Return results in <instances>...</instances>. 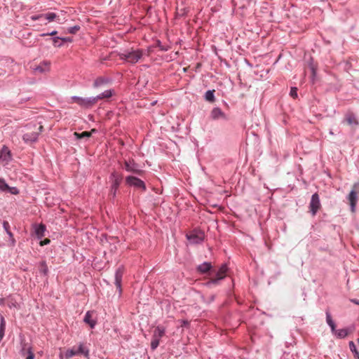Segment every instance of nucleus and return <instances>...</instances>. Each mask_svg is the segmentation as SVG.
<instances>
[{
    "label": "nucleus",
    "instance_id": "18",
    "mask_svg": "<svg viewBox=\"0 0 359 359\" xmlns=\"http://www.w3.org/2000/svg\"><path fill=\"white\" fill-rule=\"evenodd\" d=\"M165 329L163 327L158 326L154 330L153 337L160 339L165 334Z\"/></svg>",
    "mask_w": 359,
    "mask_h": 359
},
{
    "label": "nucleus",
    "instance_id": "33",
    "mask_svg": "<svg viewBox=\"0 0 359 359\" xmlns=\"http://www.w3.org/2000/svg\"><path fill=\"white\" fill-rule=\"evenodd\" d=\"M61 39L62 38H60V37H55L53 39V44L55 46H62V43H59L60 41H61Z\"/></svg>",
    "mask_w": 359,
    "mask_h": 359
},
{
    "label": "nucleus",
    "instance_id": "11",
    "mask_svg": "<svg viewBox=\"0 0 359 359\" xmlns=\"http://www.w3.org/2000/svg\"><path fill=\"white\" fill-rule=\"evenodd\" d=\"M344 122L351 126L353 129H355L359 125L357 117L352 112H348L346 114Z\"/></svg>",
    "mask_w": 359,
    "mask_h": 359
},
{
    "label": "nucleus",
    "instance_id": "32",
    "mask_svg": "<svg viewBox=\"0 0 359 359\" xmlns=\"http://www.w3.org/2000/svg\"><path fill=\"white\" fill-rule=\"evenodd\" d=\"M290 95L293 98H296L297 97V88H292L291 90H290Z\"/></svg>",
    "mask_w": 359,
    "mask_h": 359
},
{
    "label": "nucleus",
    "instance_id": "24",
    "mask_svg": "<svg viewBox=\"0 0 359 359\" xmlns=\"http://www.w3.org/2000/svg\"><path fill=\"white\" fill-rule=\"evenodd\" d=\"M349 348H350V350L354 353V356L357 358V359H359V353L358 351H357L356 349V346L355 345V344L353 342V341H350L349 342Z\"/></svg>",
    "mask_w": 359,
    "mask_h": 359
},
{
    "label": "nucleus",
    "instance_id": "21",
    "mask_svg": "<svg viewBox=\"0 0 359 359\" xmlns=\"http://www.w3.org/2000/svg\"><path fill=\"white\" fill-rule=\"evenodd\" d=\"M109 80L102 77L97 79L94 83V86L98 88L102 85L108 83Z\"/></svg>",
    "mask_w": 359,
    "mask_h": 359
},
{
    "label": "nucleus",
    "instance_id": "7",
    "mask_svg": "<svg viewBox=\"0 0 359 359\" xmlns=\"http://www.w3.org/2000/svg\"><path fill=\"white\" fill-rule=\"evenodd\" d=\"M76 355H83L85 357H88V350L86 346L83 344H79L74 346L71 350L67 351V355L68 357H72Z\"/></svg>",
    "mask_w": 359,
    "mask_h": 359
},
{
    "label": "nucleus",
    "instance_id": "40",
    "mask_svg": "<svg viewBox=\"0 0 359 359\" xmlns=\"http://www.w3.org/2000/svg\"><path fill=\"white\" fill-rule=\"evenodd\" d=\"M57 34V32L56 31H53L50 33H48V34H41V36H54Z\"/></svg>",
    "mask_w": 359,
    "mask_h": 359
},
{
    "label": "nucleus",
    "instance_id": "13",
    "mask_svg": "<svg viewBox=\"0 0 359 359\" xmlns=\"http://www.w3.org/2000/svg\"><path fill=\"white\" fill-rule=\"evenodd\" d=\"M354 331V327H348L340 329L339 330H336L332 332L334 334L340 339L345 338L349 333H351Z\"/></svg>",
    "mask_w": 359,
    "mask_h": 359
},
{
    "label": "nucleus",
    "instance_id": "30",
    "mask_svg": "<svg viewBox=\"0 0 359 359\" xmlns=\"http://www.w3.org/2000/svg\"><path fill=\"white\" fill-rule=\"evenodd\" d=\"M159 341L160 339H156L154 337L152 338L151 342V347L153 350L156 349L158 346L159 345Z\"/></svg>",
    "mask_w": 359,
    "mask_h": 359
},
{
    "label": "nucleus",
    "instance_id": "8",
    "mask_svg": "<svg viewBox=\"0 0 359 359\" xmlns=\"http://www.w3.org/2000/svg\"><path fill=\"white\" fill-rule=\"evenodd\" d=\"M35 74H44L48 72L50 69V62L44 60L39 65H34L32 67Z\"/></svg>",
    "mask_w": 359,
    "mask_h": 359
},
{
    "label": "nucleus",
    "instance_id": "34",
    "mask_svg": "<svg viewBox=\"0 0 359 359\" xmlns=\"http://www.w3.org/2000/svg\"><path fill=\"white\" fill-rule=\"evenodd\" d=\"M6 191H8L12 194H18V191L15 187H9V189H7Z\"/></svg>",
    "mask_w": 359,
    "mask_h": 359
},
{
    "label": "nucleus",
    "instance_id": "37",
    "mask_svg": "<svg viewBox=\"0 0 359 359\" xmlns=\"http://www.w3.org/2000/svg\"><path fill=\"white\" fill-rule=\"evenodd\" d=\"M79 27L75 26L69 29V32L72 34L76 33L79 30Z\"/></svg>",
    "mask_w": 359,
    "mask_h": 359
},
{
    "label": "nucleus",
    "instance_id": "4",
    "mask_svg": "<svg viewBox=\"0 0 359 359\" xmlns=\"http://www.w3.org/2000/svg\"><path fill=\"white\" fill-rule=\"evenodd\" d=\"M31 19L32 20H36L40 19H45L48 22L57 21L59 23H62L65 20V18L60 19V15H56L55 13H48L45 14H41L38 15H32L31 16Z\"/></svg>",
    "mask_w": 359,
    "mask_h": 359
},
{
    "label": "nucleus",
    "instance_id": "27",
    "mask_svg": "<svg viewBox=\"0 0 359 359\" xmlns=\"http://www.w3.org/2000/svg\"><path fill=\"white\" fill-rule=\"evenodd\" d=\"M39 271L41 273H43L44 275L48 273V269L46 262H42L40 264Z\"/></svg>",
    "mask_w": 359,
    "mask_h": 359
},
{
    "label": "nucleus",
    "instance_id": "12",
    "mask_svg": "<svg viewBox=\"0 0 359 359\" xmlns=\"http://www.w3.org/2000/svg\"><path fill=\"white\" fill-rule=\"evenodd\" d=\"M21 353L22 355L26 356V359L34 358V354L32 350V347L27 344H23Z\"/></svg>",
    "mask_w": 359,
    "mask_h": 359
},
{
    "label": "nucleus",
    "instance_id": "45",
    "mask_svg": "<svg viewBox=\"0 0 359 359\" xmlns=\"http://www.w3.org/2000/svg\"><path fill=\"white\" fill-rule=\"evenodd\" d=\"M90 326H91V328H93V326H94V323L93 322V320H91Z\"/></svg>",
    "mask_w": 359,
    "mask_h": 359
},
{
    "label": "nucleus",
    "instance_id": "25",
    "mask_svg": "<svg viewBox=\"0 0 359 359\" xmlns=\"http://www.w3.org/2000/svg\"><path fill=\"white\" fill-rule=\"evenodd\" d=\"M205 99L209 102H213L215 100L214 90H208L205 93Z\"/></svg>",
    "mask_w": 359,
    "mask_h": 359
},
{
    "label": "nucleus",
    "instance_id": "28",
    "mask_svg": "<svg viewBox=\"0 0 359 359\" xmlns=\"http://www.w3.org/2000/svg\"><path fill=\"white\" fill-rule=\"evenodd\" d=\"M72 100L73 102H76L81 106L88 104L87 102H86L83 100L79 97H72Z\"/></svg>",
    "mask_w": 359,
    "mask_h": 359
},
{
    "label": "nucleus",
    "instance_id": "41",
    "mask_svg": "<svg viewBox=\"0 0 359 359\" xmlns=\"http://www.w3.org/2000/svg\"><path fill=\"white\" fill-rule=\"evenodd\" d=\"M56 15H60V19H62V18H65V20H66V18H65V13L62 11H61L59 13H56Z\"/></svg>",
    "mask_w": 359,
    "mask_h": 359
},
{
    "label": "nucleus",
    "instance_id": "3",
    "mask_svg": "<svg viewBox=\"0 0 359 359\" xmlns=\"http://www.w3.org/2000/svg\"><path fill=\"white\" fill-rule=\"evenodd\" d=\"M359 192V182L353 184L352 189L349 193L347 199L351 206V210L352 212H355V206L357 204V193Z\"/></svg>",
    "mask_w": 359,
    "mask_h": 359
},
{
    "label": "nucleus",
    "instance_id": "2",
    "mask_svg": "<svg viewBox=\"0 0 359 359\" xmlns=\"http://www.w3.org/2000/svg\"><path fill=\"white\" fill-rule=\"evenodd\" d=\"M142 51L140 49L126 50L118 54L121 60H126L131 64L137 62L142 57Z\"/></svg>",
    "mask_w": 359,
    "mask_h": 359
},
{
    "label": "nucleus",
    "instance_id": "19",
    "mask_svg": "<svg viewBox=\"0 0 359 359\" xmlns=\"http://www.w3.org/2000/svg\"><path fill=\"white\" fill-rule=\"evenodd\" d=\"M46 226L43 224H39L35 228V233L39 238H41L44 236Z\"/></svg>",
    "mask_w": 359,
    "mask_h": 359
},
{
    "label": "nucleus",
    "instance_id": "5",
    "mask_svg": "<svg viewBox=\"0 0 359 359\" xmlns=\"http://www.w3.org/2000/svg\"><path fill=\"white\" fill-rule=\"evenodd\" d=\"M227 267L226 265H222L219 269L215 273V276L210 278V280L207 283V285H217L219 280H222L226 276Z\"/></svg>",
    "mask_w": 359,
    "mask_h": 359
},
{
    "label": "nucleus",
    "instance_id": "48",
    "mask_svg": "<svg viewBox=\"0 0 359 359\" xmlns=\"http://www.w3.org/2000/svg\"><path fill=\"white\" fill-rule=\"evenodd\" d=\"M13 142H19V140H18V139H17V140H13Z\"/></svg>",
    "mask_w": 359,
    "mask_h": 359
},
{
    "label": "nucleus",
    "instance_id": "22",
    "mask_svg": "<svg viewBox=\"0 0 359 359\" xmlns=\"http://www.w3.org/2000/svg\"><path fill=\"white\" fill-rule=\"evenodd\" d=\"M326 320H327V324L331 327L332 332H334L336 326H335V324L333 322L332 317L329 312L326 313Z\"/></svg>",
    "mask_w": 359,
    "mask_h": 359
},
{
    "label": "nucleus",
    "instance_id": "39",
    "mask_svg": "<svg viewBox=\"0 0 359 359\" xmlns=\"http://www.w3.org/2000/svg\"><path fill=\"white\" fill-rule=\"evenodd\" d=\"M5 333V328H1L0 327V341L3 339Z\"/></svg>",
    "mask_w": 359,
    "mask_h": 359
},
{
    "label": "nucleus",
    "instance_id": "43",
    "mask_svg": "<svg viewBox=\"0 0 359 359\" xmlns=\"http://www.w3.org/2000/svg\"><path fill=\"white\" fill-rule=\"evenodd\" d=\"M351 302L357 304V305H359V300L358 299H351Z\"/></svg>",
    "mask_w": 359,
    "mask_h": 359
},
{
    "label": "nucleus",
    "instance_id": "47",
    "mask_svg": "<svg viewBox=\"0 0 359 359\" xmlns=\"http://www.w3.org/2000/svg\"><path fill=\"white\" fill-rule=\"evenodd\" d=\"M189 323L187 321H183V325H187Z\"/></svg>",
    "mask_w": 359,
    "mask_h": 359
},
{
    "label": "nucleus",
    "instance_id": "26",
    "mask_svg": "<svg viewBox=\"0 0 359 359\" xmlns=\"http://www.w3.org/2000/svg\"><path fill=\"white\" fill-rule=\"evenodd\" d=\"M9 189V186L6 184L4 179L0 178V190L6 191Z\"/></svg>",
    "mask_w": 359,
    "mask_h": 359
},
{
    "label": "nucleus",
    "instance_id": "49",
    "mask_svg": "<svg viewBox=\"0 0 359 359\" xmlns=\"http://www.w3.org/2000/svg\"><path fill=\"white\" fill-rule=\"evenodd\" d=\"M358 343H359V339H358Z\"/></svg>",
    "mask_w": 359,
    "mask_h": 359
},
{
    "label": "nucleus",
    "instance_id": "36",
    "mask_svg": "<svg viewBox=\"0 0 359 359\" xmlns=\"http://www.w3.org/2000/svg\"><path fill=\"white\" fill-rule=\"evenodd\" d=\"M0 320H1L0 327L6 329V321H5L4 318L3 316H1Z\"/></svg>",
    "mask_w": 359,
    "mask_h": 359
},
{
    "label": "nucleus",
    "instance_id": "6",
    "mask_svg": "<svg viewBox=\"0 0 359 359\" xmlns=\"http://www.w3.org/2000/svg\"><path fill=\"white\" fill-rule=\"evenodd\" d=\"M112 183L111 186V190L109 192V196L114 198L116 195V192L118 189L119 185L122 181V176L116 172H114L111 175Z\"/></svg>",
    "mask_w": 359,
    "mask_h": 359
},
{
    "label": "nucleus",
    "instance_id": "14",
    "mask_svg": "<svg viewBox=\"0 0 359 359\" xmlns=\"http://www.w3.org/2000/svg\"><path fill=\"white\" fill-rule=\"evenodd\" d=\"M114 94V90L111 89L105 90L104 92L98 94L93 100V102H97L98 100L108 99Z\"/></svg>",
    "mask_w": 359,
    "mask_h": 359
},
{
    "label": "nucleus",
    "instance_id": "46",
    "mask_svg": "<svg viewBox=\"0 0 359 359\" xmlns=\"http://www.w3.org/2000/svg\"><path fill=\"white\" fill-rule=\"evenodd\" d=\"M94 132H95V129H91V130H90L91 135H92Z\"/></svg>",
    "mask_w": 359,
    "mask_h": 359
},
{
    "label": "nucleus",
    "instance_id": "9",
    "mask_svg": "<svg viewBox=\"0 0 359 359\" xmlns=\"http://www.w3.org/2000/svg\"><path fill=\"white\" fill-rule=\"evenodd\" d=\"M126 182L128 185L133 186L137 189H142V191L146 189L144 182L135 177L128 176L126 177Z\"/></svg>",
    "mask_w": 359,
    "mask_h": 359
},
{
    "label": "nucleus",
    "instance_id": "44",
    "mask_svg": "<svg viewBox=\"0 0 359 359\" xmlns=\"http://www.w3.org/2000/svg\"><path fill=\"white\" fill-rule=\"evenodd\" d=\"M2 153H6L8 155H10V151L6 148L3 149L1 151Z\"/></svg>",
    "mask_w": 359,
    "mask_h": 359
},
{
    "label": "nucleus",
    "instance_id": "17",
    "mask_svg": "<svg viewBox=\"0 0 359 359\" xmlns=\"http://www.w3.org/2000/svg\"><path fill=\"white\" fill-rule=\"evenodd\" d=\"M212 268V265L210 262H204L197 267L198 271H199L201 273H205L210 271Z\"/></svg>",
    "mask_w": 359,
    "mask_h": 359
},
{
    "label": "nucleus",
    "instance_id": "38",
    "mask_svg": "<svg viewBox=\"0 0 359 359\" xmlns=\"http://www.w3.org/2000/svg\"><path fill=\"white\" fill-rule=\"evenodd\" d=\"M49 243H50V240L48 238H46L43 241H41L40 242V245L43 246V245L48 244Z\"/></svg>",
    "mask_w": 359,
    "mask_h": 359
},
{
    "label": "nucleus",
    "instance_id": "10",
    "mask_svg": "<svg viewBox=\"0 0 359 359\" xmlns=\"http://www.w3.org/2000/svg\"><path fill=\"white\" fill-rule=\"evenodd\" d=\"M321 205L320 202L319 196L317 193L312 195L311 200L309 204V208L313 215H315L318 210L320 208Z\"/></svg>",
    "mask_w": 359,
    "mask_h": 359
},
{
    "label": "nucleus",
    "instance_id": "29",
    "mask_svg": "<svg viewBox=\"0 0 359 359\" xmlns=\"http://www.w3.org/2000/svg\"><path fill=\"white\" fill-rule=\"evenodd\" d=\"M74 135L77 137V138L80 139L83 137H90V132L89 131H84L81 133H79L77 132L74 133Z\"/></svg>",
    "mask_w": 359,
    "mask_h": 359
},
{
    "label": "nucleus",
    "instance_id": "15",
    "mask_svg": "<svg viewBox=\"0 0 359 359\" xmlns=\"http://www.w3.org/2000/svg\"><path fill=\"white\" fill-rule=\"evenodd\" d=\"M210 116L215 120L226 118L225 114L218 107H215L211 111Z\"/></svg>",
    "mask_w": 359,
    "mask_h": 359
},
{
    "label": "nucleus",
    "instance_id": "20",
    "mask_svg": "<svg viewBox=\"0 0 359 359\" xmlns=\"http://www.w3.org/2000/svg\"><path fill=\"white\" fill-rule=\"evenodd\" d=\"M124 168L128 172H133L138 173V174H140L141 172V171L140 170L135 169L134 168V166L131 165L130 164V163H128V161H125Z\"/></svg>",
    "mask_w": 359,
    "mask_h": 359
},
{
    "label": "nucleus",
    "instance_id": "16",
    "mask_svg": "<svg viewBox=\"0 0 359 359\" xmlns=\"http://www.w3.org/2000/svg\"><path fill=\"white\" fill-rule=\"evenodd\" d=\"M123 276V270L121 269H118L115 274V284L116 285L117 289L121 291V280Z\"/></svg>",
    "mask_w": 359,
    "mask_h": 359
},
{
    "label": "nucleus",
    "instance_id": "1",
    "mask_svg": "<svg viewBox=\"0 0 359 359\" xmlns=\"http://www.w3.org/2000/svg\"><path fill=\"white\" fill-rule=\"evenodd\" d=\"M43 126H37L35 123L27 124L24 129L19 130L25 143L31 144L38 140L39 134L43 130Z\"/></svg>",
    "mask_w": 359,
    "mask_h": 359
},
{
    "label": "nucleus",
    "instance_id": "31",
    "mask_svg": "<svg viewBox=\"0 0 359 359\" xmlns=\"http://www.w3.org/2000/svg\"><path fill=\"white\" fill-rule=\"evenodd\" d=\"M3 226H4V229L6 230V231L7 232V233L9 235V236L11 238H13V233L9 231L10 226H9L8 222L6 221H4L3 223Z\"/></svg>",
    "mask_w": 359,
    "mask_h": 359
},
{
    "label": "nucleus",
    "instance_id": "23",
    "mask_svg": "<svg viewBox=\"0 0 359 359\" xmlns=\"http://www.w3.org/2000/svg\"><path fill=\"white\" fill-rule=\"evenodd\" d=\"M187 238L190 241L195 243H199V242L202 241V240H203L202 236L195 235V234H190L189 236H187Z\"/></svg>",
    "mask_w": 359,
    "mask_h": 359
},
{
    "label": "nucleus",
    "instance_id": "42",
    "mask_svg": "<svg viewBox=\"0 0 359 359\" xmlns=\"http://www.w3.org/2000/svg\"><path fill=\"white\" fill-rule=\"evenodd\" d=\"M61 41H62V42H71V41H72V40H71V39H70V38H69V37H66V38H62V39H61Z\"/></svg>",
    "mask_w": 359,
    "mask_h": 359
},
{
    "label": "nucleus",
    "instance_id": "35",
    "mask_svg": "<svg viewBox=\"0 0 359 359\" xmlns=\"http://www.w3.org/2000/svg\"><path fill=\"white\" fill-rule=\"evenodd\" d=\"M84 321L87 324H90V311H87L85 315Z\"/></svg>",
    "mask_w": 359,
    "mask_h": 359
}]
</instances>
